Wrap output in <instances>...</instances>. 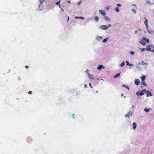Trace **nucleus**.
<instances>
[{
  "label": "nucleus",
  "instance_id": "obj_1",
  "mask_svg": "<svg viewBox=\"0 0 154 154\" xmlns=\"http://www.w3.org/2000/svg\"><path fill=\"white\" fill-rule=\"evenodd\" d=\"M112 26V25L109 24L107 25H100L99 28L100 29L103 30H107L108 28H110Z\"/></svg>",
  "mask_w": 154,
  "mask_h": 154
},
{
  "label": "nucleus",
  "instance_id": "obj_2",
  "mask_svg": "<svg viewBox=\"0 0 154 154\" xmlns=\"http://www.w3.org/2000/svg\"><path fill=\"white\" fill-rule=\"evenodd\" d=\"M149 42V40L146 38H143L140 41V43L143 46L146 45V42Z\"/></svg>",
  "mask_w": 154,
  "mask_h": 154
},
{
  "label": "nucleus",
  "instance_id": "obj_3",
  "mask_svg": "<svg viewBox=\"0 0 154 154\" xmlns=\"http://www.w3.org/2000/svg\"><path fill=\"white\" fill-rule=\"evenodd\" d=\"M146 92V90L145 89H144L141 91H138L136 93V94L137 96H142Z\"/></svg>",
  "mask_w": 154,
  "mask_h": 154
},
{
  "label": "nucleus",
  "instance_id": "obj_4",
  "mask_svg": "<svg viewBox=\"0 0 154 154\" xmlns=\"http://www.w3.org/2000/svg\"><path fill=\"white\" fill-rule=\"evenodd\" d=\"M146 50L148 51H151L152 52H154V46L151 45L147 46L146 48Z\"/></svg>",
  "mask_w": 154,
  "mask_h": 154
},
{
  "label": "nucleus",
  "instance_id": "obj_5",
  "mask_svg": "<svg viewBox=\"0 0 154 154\" xmlns=\"http://www.w3.org/2000/svg\"><path fill=\"white\" fill-rule=\"evenodd\" d=\"M88 71H89V70L88 69H87V71H85V72H87L88 74V77L89 79H91L92 80H93L94 79L93 75H92V74H90V73L89 72H88Z\"/></svg>",
  "mask_w": 154,
  "mask_h": 154
},
{
  "label": "nucleus",
  "instance_id": "obj_6",
  "mask_svg": "<svg viewBox=\"0 0 154 154\" xmlns=\"http://www.w3.org/2000/svg\"><path fill=\"white\" fill-rule=\"evenodd\" d=\"M99 13L101 14L102 16H104L106 15L105 11H103L102 10H99Z\"/></svg>",
  "mask_w": 154,
  "mask_h": 154
},
{
  "label": "nucleus",
  "instance_id": "obj_7",
  "mask_svg": "<svg viewBox=\"0 0 154 154\" xmlns=\"http://www.w3.org/2000/svg\"><path fill=\"white\" fill-rule=\"evenodd\" d=\"M133 115V113L130 111L125 115V117L129 118L130 116H131Z\"/></svg>",
  "mask_w": 154,
  "mask_h": 154
},
{
  "label": "nucleus",
  "instance_id": "obj_8",
  "mask_svg": "<svg viewBox=\"0 0 154 154\" xmlns=\"http://www.w3.org/2000/svg\"><path fill=\"white\" fill-rule=\"evenodd\" d=\"M103 38L102 37L98 35L96 37V39L99 41H101Z\"/></svg>",
  "mask_w": 154,
  "mask_h": 154
},
{
  "label": "nucleus",
  "instance_id": "obj_9",
  "mask_svg": "<svg viewBox=\"0 0 154 154\" xmlns=\"http://www.w3.org/2000/svg\"><path fill=\"white\" fill-rule=\"evenodd\" d=\"M146 96L147 97H149V96H152L153 95V94H152L149 91H146Z\"/></svg>",
  "mask_w": 154,
  "mask_h": 154
},
{
  "label": "nucleus",
  "instance_id": "obj_10",
  "mask_svg": "<svg viewBox=\"0 0 154 154\" xmlns=\"http://www.w3.org/2000/svg\"><path fill=\"white\" fill-rule=\"evenodd\" d=\"M104 19L106 20V21H111V19L109 18V17H108L107 16H104Z\"/></svg>",
  "mask_w": 154,
  "mask_h": 154
},
{
  "label": "nucleus",
  "instance_id": "obj_11",
  "mask_svg": "<svg viewBox=\"0 0 154 154\" xmlns=\"http://www.w3.org/2000/svg\"><path fill=\"white\" fill-rule=\"evenodd\" d=\"M140 81L139 79H136L134 82L135 84L136 85H139V84L140 83Z\"/></svg>",
  "mask_w": 154,
  "mask_h": 154
},
{
  "label": "nucleus",
  "instance_id": "obj_12",
  "mask_svg": "<svg viewBox=\"0 0 154 154\" xmlns=\"http://www.w3.org/2000/svg\"><path fill=\"white\" fill-rule=\"evenodd\" d=\"M144 19H146L144 23L147 28L148 27V20L146 19V17H144Z\"/></svg>",
  "mask_w": 154,
  "mask_h": 154
},
{
  "label": "nucleus",
  "instance_id": "obj_13",
  "mask_svg": "<svg viewBox=\"0 0 154 154\" xmlns=\"http://www.w3.org/2000/svg\"><path fill=\"white\" fill-rule=\"evenodd\" d=\"M133 128L134 130H135L137 127L136 124L135 122H134L133 124Z\"/></svg>",
  "mask_w": 154,
  "mask_h": 154
},
{
  "label": "nucleus",
  "instance_id": "obj_14",
  "mask_svg": "<svg viewBox=\"0 0 154 154\" xmlns=\"http://www.w3.org/2000/svg\"><path fill=\"white\" fill-rule=\"evenodd\" d=\"M140 78L141 79L142 81H144L146 77L144 75L143 76H141Z\"/></svg>",
  "mask_w": 154,
  "mask_h": 154
},
{
  "label": "nucleus",
  "instance_id": "obj_15",
  "mask_svg": "<svg viewBox=\"0 0 154 154\" xmlns=\"http://www.w3.org/2000/svg\"><path fill=\"white\" fill-rule=\"evenodd\" d=\"M125 63L124 61H123L122 63L119 65V66L122 67L125 65Z\"/></svg>",
  "mask_w": 154,
  "mask_h": 154
},
{
  "label": "nucleus",
  "instance_id": "obj_16",
  "mask_svg": "<svg viewBox=\"0 0 154 154\" xmlns=\"http://www.w3.org/2000/svg\"><path fill=\"white\" fill-rule=\"evenodd\" d=\"M108 38H106L104 39H103L102 41V42L103 43H106V42L108 40Z\"/></svg>",
  "mask_w": 154,
  "mask_h": 154
},
{
  "label": "nucleus",
  "instance_id": "obj_17",
  "mask_svg": "<svg viewBox=\"0 0 154 154\" xmlns=\"http://www.w3.org/2000/svg\"><path fill=\"white\" fill-rule=\"evenodd\" d=\"M120 73L116 74L114 76L113 78H115L116 77H119V75H120Z\"/></svg>",
  "mask_w": 154,
  "mask_h": 154
},
{
  "label": "nucleus",
  "instance_id": "obj_18",
  "mask_svg": "<svg viewBox=\"0 0 154 154\" xmlns=\"http://www.w3.org/2000/svg\"><path fill=\"white\" fill-rule=\"evenodd\" d=\"M99 19V17L97 16H95L94 17V20L96 21H97Z\"/></svg>",
  "mask_w": 154,
  "mask_h": 154
},
{
  "label": "nucleus",
  "instance_id": "obj_19",
  "mask_svg": "<svg viewBox=\"0 0 154 154\" xmlns=\"http://www.w3.org/2000/svg\"><path fill=\"white\" fill-rule=\"evenodd\" d=\"M149 110L150 109H147L146 108H145L144 109V111L146 112H148L149 111Z\"/></svg>",
  "mask_w": 154,
  "mask_h": 154
},
{
  "label": "nucleus",
  "instance_id": "obj_20",
  "mask_svg": "<svg viewBox=\"0 0 154 154\" xmlns=\"http://www.w3.org/2000/svg\"><path fill=\"white\" fill-rule=\"evenodd\" d=\"M141 85H143L145 86H146L147 85L146 83L144 82V81H142L141 83Z\"/></svg>",
  "mask_w": 154,
  "mask_h": 154
},
{
  "label": "nucleus",
  "instance_id": "obj_21",
  "mask_svg": "<svg viewBox=\"0 0 154 154\" xmlns=\"http://www.w3.org/2000/svg\"><path fill=\"white\" fill-rule=\"evenodd\" d=\"M146 2L149 5L151 4V2L149 0H147Z\"/></svg>",
  "mask_w": 154,
  "mask_h": 154
},
{
  "label": "nucleus",
  "instance_id": "obj_22",
  "mask_svg": "<svg viewBox=\"0 0 154 154\" xmlns=\"http://www.w3.org/2000/svg\"><path fill=\"white\" fill-rule=\"evenodd\" d=\"M122 86H123V87H125V88H127L128 90H129V88L128 86H126L125 85H124V84L123 85H122Z\"/></svg>",
  "mask_w": 154,
  "mask_h": 154
},
{
  "label": "nucleus",
  "instance_id": "obj_23",
  "mask_svg": "<svg viewBox=\"0 0 154 154\" xmlns=\"http://www.w3.org/2000/svg\"><path fill=\"white\" fill-rule=\"evenodd\" d=\"M132 11L134 14H136V11L135 9H132Z\"/></svg>",
  "mask_w": 154,
  "mask_h": 154
},
{
  "label": "nucleus",
  "instance_id": "obj_24",
  "mask_svg": "<svg viewBox=\"0 0 154 154\" xmlns=\"http://www.w3.org/2000/svg\"><path fill=\"white\" fill-rule=\"evenodd\" d=\"M115 10L117 12H119V9L117 7H116L115 9Z\"/></svg>",
  "mask_w": 154,
  "mask_h": 154
},
{
  "label": "nucleus",
  "instance_id": "obj_25",
  "mask_svg": "<svg viewBox=\"0 0 154 154\" xmlns=\"http://www.w3.org/2000/svg\"><path fill=\"white\" fill-rule=\"evenodd\" d=\"M109 6H107L105 7V9L107 10H108L109 9Z\"/></svg>",
  "mask_w": 154,
  "mask_h": 154
},
{
  "label": "nucleus",
  "instance_id": "obj_26",
  "mask_svg": "<svg viewBox=\"0 0 154 154\" xmlns=\"http://www.w3.org/2000/svg\"><path fill=\"white\" fill-rule=\"evenodd\" d=\"M139 64H140L142 65H144V64H146L147 63H144L143 61H142L141 63H139Z\"/></svg>",
  "mask_w": 154,
  "mask_h": 154
},
{
  "label": "nucleus",
  "instance_id": "obj_27",
  "mask_svg": "<svg viewBox=\"0 0 154 154\" xmlns=\"http://www.w3.org/2000/svg\"><path fill=\"white\" fill-rule=\"evenodd\" d=\"M60 0L59 1L57 2L56 3V4L57 5H59L60 4Z\"/></svg>",
  "mask_w": 154,
  "mask_h": 154
},
{
  "label": "nucleus",
  "instance_id": "obj_28",
  "mask_svg": "<svg viewBox=\"0 0 154 154\" xmlns=\"http://www.w3.org/2000/svg\"><path fill=\"white\" fill-rule=\"evenodd\" d=\"M146 48H142L141 49V52H143L145 50H146Z\"/></svg>",
  "mask_w": 154,
  "mask_h": 154
},
{
  "label": "nucleus",
  "instance_id": "obj_29",
  "mask_svg": "<svg viewBox=\"0 0 154 154\" xmlns=\"http://www.w3.org/2000/svg\"><path fill=\"white\" fill-rule=\"evenodd\" d=\"M97 67H104L102 65H99Z\"/></svg>",
  "mask_w": 154,
  "mask_h": 154
},
{
  "label": "nucleus",
  "instance_id": "obj_30",
  "mask_svg": "<svg viewBox=\"0 0 154 154\" xmlns=\"http://www.w3.org/2000/svg\"><path fill=\"white\" fill-rule=\"evenodd\" d=\"M130 53L131 54L133 55L135 53L133 51H130Z\"/></svg>",
  "mask_w": 154,
  "mask_h": 154
},
{
  "label": "nucleus",
  "instance_id": "obj_31",
  "mask_svg": "<svg viewBox=\"0 0 154 154\" xmlns=\"http://www.w3.org/2000/svg\"><path fill=\"white\" fill-rule=\"evenodd\" d=\"M116 6L117 7H121V5L120 4H118L116 5Z\"/></svg>",
  "mask_w": 154,
  "mask_h": 154
},
{
  "label": "nucleus",
  "instance_id": "obj_32",
  "mask_svg": "<svg viewBox=\"0 0 154 154\" xmlns=\"http://www.w3.org/2000/svg\"><path fill=\"white\" fill-rule=\"evenodd\" d=\"M132 6H134L135 7L136 9L137 8V7L136 6V5L135 4H132Z\"/></svg>",
  "mask_w": 154,
  "mask_h": 154
},
{
  "label": "nucleus",
  "instance_id": "obj_33",
  "mask_svg": "<svg viewBox=\"0 0 154 154\" xmlns=\"http://www.w3.org/2000/svg\"><path fill=\"white\" fill-rule=\"evenodd\" d=\"M126 64L127 65H129V62L128 61H126Z\"/></svg>",
  "mask_w": 154,
  "mask_h": 154
},
{
  "label": "nucleus",
  "instance_id": "obj_34",
  "mask_svg": "<svg viewBox=\"0 0 154 154\" xmlns=\"http://www.w3.org/2000/svg\"><path fill=\"white\" fill-rule=\"evenodd\" d=\"M80 19H84V17H80Z\"/></svg>",
  "mask_w": 154,
  "mask_h": 154
},
{
  "label": "nucleus",
  "instance_id": "obj_35",
  "mask_svg": "<svg viewBox=\"0 0 154 154\" xmlns=\"http://www.w3.org/2000/svg\"><path fill=\"white\" fill-rule=\"evenodd\" d=\"M80 17L76 16L75 17V18L76 19H78V18L80 19Z\"/></svg>",
  "mask_w": 154,
  "mask_h": 154
},
{
  "label": "nucleus",
  "instance_id": "obj_36",
  "mask_svg": "<svg viewBox=\"0 0 154 154\" xmlns=\"http://www.w3.org/2000/svg\"><path fill=\"white\" fill-rule=\"evenodd\" d=\"M89 85L91 88H92V86L91 84V83L89 84Z\"/></svg>",
  "mask_w": 154,
  "mask_h": 154
},
{
  "label": "nucleus",
  "instance_id": "obj_37",
  "mask_svg": "<svg viewBox=\"0 0 154 154\" xmlns=\"http://www.w3.org/2000/svg\"><path fill=\"white\" fill-rule=\"evenodd\" d=\"M148 33H150V34L152 33V32H151V31H148Z\"/></svg>",
  "mask_w": 154,
  "mask_h": 154
},
{
  "label": "nucleus",
  "instance_id": "obj_38",
  "mask_svg": "<svg viewBox=\"0 0 154 154\" xmlns=\"http://www.w3.org/2000/svg\"><path fill=\"white\" fill-rule=\"evenodd\" d=\"M81 2V1H80V2H79L78 3V5H80Z\"/></svg>",
  "mask_w": 154,
  "mask_h": 154
},
{
  "label": "nucleus",
  "instance_id": "obj_39",
  "mask_svg": "<svg viewBox=\"0 0 154 154\" xmlns=\"http://www.w3.org/2000/svg\"><path fill=\"white\" fill-rule=\"evenodd\" d=\"M84 87H85V88H87V85H86V84H85V85H84Z\"/></svg>",
  "mask_w": 154,
  "mask_h": 154
},
{
  "label": "nucleus",
  "instance_id": "obj_40",
  "mask_svg": "<svg viewBox=\"0 0 154 154\" xmlns=\"http://www.w3.org/2000/svg\"><path fill=\"white\" fill-rule=\"evenodd\" d=\"M75 115V114H72V117L73 118H74V116Z\"/></svg>",
  "mask_w": 154,
  "mask_h": 154
},
{
  "label": "nucleus",
  "instance_id": "obj_41",
  "mask_svg": "<svg viewBox=\"0 0 154 154\" xmlns=\"http://www.w3.org/2000/svg\"><path fill=\"white\" fill-rule=\"evenodd\" d=\"M129 65L130 66H133V65L132 64H129Z\"/></svg>",
  "mask_w": 154,
  "mask_h": 154
},
{
  "label": "nucleus",
  "instance_id": "obj_42",
  "mask_svg": "<svg viewBox=\"0 0 154 154\" xmlns=\"http://www.w3.org/2000/svg\"><path fill=\"white\" fill-rule=\"evenodd\" d=\"M31 93H32V91H30L29 92V93L30 94H31Z\"/></svg>",
  "mask_w": 154,
  "mask_h": 154
},
{
  "label": "nucleus",
  "instance_id": "obj_43",
  "mask_svg": "<svg viewBox=\"0 0 154 154\" xmlns=\"http://www.w3.org/2000/svg\"><path fill=\"white\" fill-rule=\"evenodd\" d=\"M59 8H61V7H60V5H59Z\"/></svg>",
  "mask_w": 154,
  "mask_h": 154
},
{
  "label": "nucleus",
  "instance_id": "obj_44",
  "mask_svg": "<svg viewBox=\"0 0 154 154\" xmlns=\"http://www.w3.org/2000/svg\"><path fill=\"white\" fill-rule=\"evenodd\" d=\"M67 2L69 3H71L70 2V1H68Z\"/></svg>",
  "mask_w": 154,
  "mask_h": 154
},
{
  "label": "nucleus",
  "instance_id": "obj_45",
  "mask_svg": "<svg viewBox=\"0 0 154 154\" xmlns=\"http://www.w3.org/2000/svg\"><path fill=\"white\" fill-rule=\"evenodd\" d=\"M102 68H97V69H99V70L101 69H102Z\"/></svg>",
  "mask_w": 154,
  "mask_h": 154
},
{
  "label": "nucleus",
  "instance_id": "obj_46",
  "mask_svg": "<svg viewBox=\"0 0 154 154\" xmlns=\"http://www.w3.org/2000/svg\"><path fill=\"white\" fill-rule=\"evenodd\" d=\"M68 17V18L67 21H68V20H69V17Z\"/></svg>",
  "mask_w": 154,
  "mask_h": 154
},
{
  "label": "nucleus",
  "instance_id": "obj_47",
  "mask_svg": "<svg viewBox=\"0 0 154 154\" xmlns=\"http://www.w3.org/2000/svg\"><path fill=\"white\" fill-rule=\"evenodd\" d=\"M152 33H153L154 34V31H152Z\"/></svg>",
  "mask_w": 154,
  "mask_h": 154
},
{
  "label": "nucleus",
  "instance_id": "obj_48",
  "mask_svg": "<svg viewBox=\"0 0 154 154\" xmlns=\"http://www.w3.org/2000/svg\"><path fill=\"white\" fill-rule=\"evenodd\" d=\"M135 33H137V31H135Z\"/></svg>",
  "mask_w": 154,
  "mask_h": 154
},
{
  "label": "nucleus",
  "instance_id": "obj_49",
  "mask_svg": "<svg viewBox=\"0 0 154 154\" xmlns=\"http://www.w3.org/2000/svg\"><path fill=\"white\" fill-rule=\"evenodd\" d=\"M25 67H26V68L29 67L28 66H25Z\"/></svg>",
  "mask_w": 154,
  "mask_h": 154
},
{
  "label": "nucleus",
  "instance_id": "obj_50",
  "mask_svg": "<svg viewBox=\"0 0 154 154\" xmlns=\"http://www.w3.org/2000/svg\"><path fill=\"white\" fill-rule=\"evenodd\" d=\"M61 9L63 11H64V10H63V9H62V8H61Z\"/></svg>",
  "mask_w": 154,
  "mask_h": 154
},
{
  "label": "nucleus",
  "instance_id": "obj_51",
  "mask_svg": "<svg viewBox=\"0 0 154 154\" xmlns=\"http://www.w3.org/2000/svg\"><path fill=\"white\" fill-rule=\"evenodd\" d=\"M121 95H122V96H123V94H121Z\"/></svg>",
  "mask_w": 154,
  "mask_h": 154
},
{
  "label": "nucleus",
  "instance_id": "obj_52",
  "mask_svg": "<svg viewBox=\"0 0 154 154\" xmlns=\"http://www.w3.org/2000/svg\"><path fill=\"white\" fill-rule=\"evenodd\" d=\"M133 108H134V106L133 105H132V106Z\"/></svg>",
  "mask_w": 154,
  "mask_h": 154
},
{
  "label": "nucleus",
  "instance_id": "obj_53",
  "mask_svg": "<svg viewBox=\"0 0 154 154\" xmlns=\"http://www.w3.org/2000/svg\"><path fill=\"white\" fill-rule=\"evenodd\" d=\"M96 92H97V93L98 92V91H96Z\"/></svg>",
  "mask_w": 154,
  "mask_h": 154
},
{
  "label": "nucleus",
  "instance_id": "obj_54",
  "mask_svg": "<svg viewBox=\"0 0 154 154\" xmlns=\"http://www.w3.org/2000/svg\"><path fill=\"white\" fill-rule=\"evenodd\" d=\"M101 80L102 81L103 80V79H101Z\"/></svg>",
  "mask_w": 154,
  "mask_h": 154
}]
</instances>
